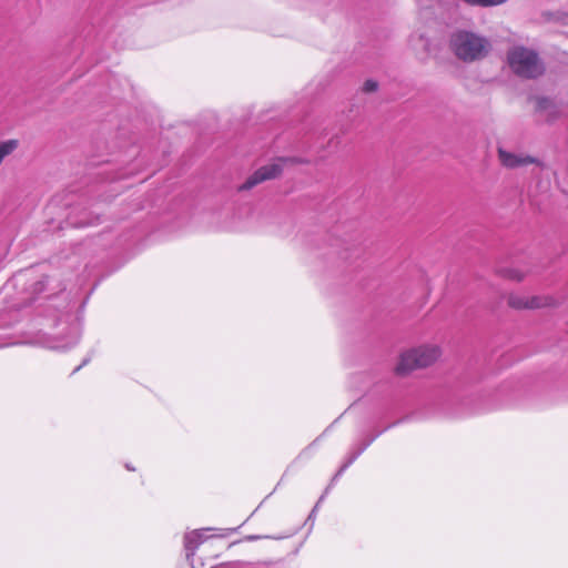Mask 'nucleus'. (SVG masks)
Segmentation results:
<instances>
[{
    "label": "nucleus",
    "instance_id": "nucleus-16",
    "mask_svg": "<svg viewBox=\"0 0 568 568\" xmlns=\"http://www.w3.org/2000/svg\"><path fill=\"white\" fill-rule=\"evenodd\" d=\"M369 446V443H366L361 450H365Z\"/></svg>",
    "mask_w": 568,
    "mask_h": 568
},
{
    "label": "nucleus",
    "instance_id": "nucleus-7",
    "mask_svg": "<svg viewBox=\"0 0 568 568\" xmlns=\"http://www.w3.org/2000/svg\"><path fill=\"white\" fill-rule=\"evenodd\" d=\"M508 304L517 310H535L551 305L552 298L539 295L511 294Z\"/></svg>",
    "mask_w": 568,
    "mask_h": 568
},
{
    "label": "nucleus",
    "instance_id": "nucleus-10",
    "mask_svg": "<svg viewBox=\"0 0 568 568\" xmlns=\"http://www.w3.org/2000/svg\"><path fill=\"white\" fill-rule=\"evenodd\" d=\"M215 568H253V566L250 564L235 561V562H225Z\"/></svg>",
    "mask_w": 568,
    "mask_h": 568
},
{
    "label": "nucleus",
    "instance_id": "nucleus-18",
    "mask_svg": "<svg viewBox=\"0 0 568 568\" xmlns=\"http://www.w3.org/2000/svg\"><path fill=\"white\" fill-rule=\"evenodd\" d=\"M369 446V443H366L361 450H365Z\"/></svg>",
    "mask_w": 568,
    "mask_h": 568
},
{
    "label": "nucleus",
    "instance_id": "nucleus-20",
    "mask_svg": "<svg viewBox=\"0 0 568 568\" xmlns=\"http://www.w3.org/2000/svg\"><path fill=\"white\" fill-rule=\"evenodd\" d=\"M369 446V443H366L361 450H365Z\"/></svg>",
    "mask_w": 568,
    "mask_h": 568
},
{
    "label": "nucleus",
    "instance_id": "nucleus-1",
    "mask_svg": "<svg viewBox=\"0 0 568 568\" xmlns=\"http://www.w3.org/2000/svg\"><path fill=\"white\" fill-rule=\"evenodd\" d=\"M449 49L455 57L464 62L484 59L490 51V41L476 32L458 29L450 33Z\"/></svg>",
    "mask_w": 568,
    "mask_h": 568
},
{
    "label": "nucleus",
    "instance_id": "nucleus-14",
    "mask_svg": "<svg viewBox=\"0 0 568 568\" xmlns=\"http://www.w3.org/2000/svg\"><path fill=\"white\" fill-rule=\"evenodd\" d=\"M549 103H550V101L544 99V100L539 101L538 105H539L540 109H546Z\"/></svg>",
    "mask_w": 568,
    "mask_h": 568
},
{
    "label": "nucleus",
    "instance_id": "nucleus-15",
    "mask_svg": "<svg viewBox=\"0 0 568 568\" xmlns=\"http://www.w3.org/2000/svg\"><path fill=\"white\" fill-rule=\"evenodd\" d=\"M562 21H564L565 23H568V13H566V14H565V17L562 18Z\"/></svg>",
    "mask_w": 568,
    "mask_h": 568
},
{
    "label": "nucleus",
    "instance_id": "nucleus-3",
    "mask_svg": "<svg viewBox=\"0 0 568 568\" xmlns=\"http://www.w3.org/2000/svg\"><path fill=\"white\" fill-rule=\"evenodd\" d=\"M507 62L513 72L523 78H536L544 71V65L537 53L520 45L508 51Z\"/></svg>",
    "mask_w": 568,
    "mask_h": 568
},
{
    "label": "nucleus",
    "instance_id": "nucleus-6",
    "mask_svg": "<svg viewBox=\"0 0 568 568\" xmlns=\"http://www.w3.org/2000/svg\"><path fill=\"white\" fill-rule=\"evenodd\" d=\"M287 162V160L278 159L277 161L271 164L262 166L247 179V181L243 184L242 187L251 189L263 181L276 178L282 172L284 165Z\"/></svg>",
    "mask_w": 568,
    "mask_h": 568
},
{
    "label": "nucleus",
    "instance_id": "nucleus-13",
    "mask_svg": "<svg viewBox=\"0 0 568 568\" xmlns=\"http://www.w3.org/2000/svg\"><path fill=\"white\" fill-rule=\"evenodd\" d=\"M262 538H268L267 536L263 537V536H258V535H248L244 538V540L246 541H255V540H258V539H262Z\"/></svg>",
    "mask_w": 568,
    "mask_h": 568
},
{
    "label": "nucleus",
    "instance_id": "nucleus-4",
    "mask_svg": "<svg viewBox=\"0 0 568 568\" xmlns=\"http://www.w3.org/2000/svg\"><path fill=\"white\" fill-rule=\"evenodd\" d=\"M57 326L59 329L53 334L54 341L48 343V347L67 349L78 344L81 337V321L78 316L63 314Z\"/></svg>",
    "mask_w": 568,
    "mask_h": 568
},
{
    "label": "nucleus",
    "instance_id": "nucleus-5",
    "mask_svg": "<svg viewBox=\"0 0 568 568\" xmlns=\"http://www.w3.org/2000/svg\"><path fill=\"white\" fill-rule=\"evenodd\" d=\"M207 531H216L213 536L224 538L230 536L234 529L224 528V529H215V528H204V529H195L190 532H186L184 536V546L186 550L187 557L194 555L195 550L199 548L201 544H203L209 536Z\"/></svg>",
    "mask_w": 568,
    "mask_h": 568
},
{
    "label": "nucleus",
    "instance_id": "nucleus-8",
    "mask_svg": "<svg viewBox=\"0 0 568 568\" xmlns=\"http://www.w3.org/2000/svg\"><path fill=\"white\" fill-rule=\"evenodd\" d=\"M498 155L501 164L509 169L537 163V160L531 156H524L520 154L511 153L504 149L498 150Z\"/></svg>",
    "mask_w": 568,
    "mask_h": 568
},
{
    "label": "nucleus",
    "instance_id": "nucleus-11",
    "mask_svg": "<svg viewBox=\"0 0 568 568\" xmlns=\"http://www.w3.org/2000/svg\"><path fill=\"white\" fill-rule=\"evenodd\" d=\"M506 276L515 281H520L524 278V273L518 270H508Z\"/></svg>",
    "mask_w": 568,
    "mask_h": 568
},
{
    "label": "nucleus",
    "instance_id": "nucleus-19",
    "mask_svg": "<svg viewBox=\"0 0 568 568\" xmlns=\"http://www.w3.org/2000/svg\"><path fill=\"white\" fill-rule=\"evenodd\" d=\"M369 446V443H366L361 450H365Z\"/></svg>",
    "mask_w": 568,
    "mask_h": 568
},
{
    "label": "nucleus",
    "instance_id": "nucleus-17",
    "mask_svg": "<svg viewBox=\"0 0 568 568\" xmlns=\"http://www.w3.org/2000/svg\"><path fill=\"white\" fill-rule=\"evenodd\" d=\"M369 446V443H366L361 450H365Z\"/></svg>",
    "mask_w": 568,
    "mask_h": 568
},
{
    "label": "nucleus",
    "instance_id": "nucleus-2",
    "mask_svg": "<svg viewBox=\"0 0 568 568\" xmlns=\"http://www.w3.org/2000/svg\"><path fill=\"white\" fill-rule=\"evenodd\" d=\"M442 355L438 345L424 344L402 353L396 372L407 374L414 369L427 367L434 364Z\"/></svg>",
    "mask_w": 568,
    "mask_h": 568
},
{
    "label": "nucleus",
    "instance_id": "nucleus-9",
    "mask_svg": "<svg viewBox=\"0 0 568 568\" xmlns=\"http://www.w3.org/2000/svg\"><path fill=\"white\" fill-rule=\"evenodd\" d=\"M507 0H464L465 3L474 7H495L505 3Z\"/></svg>",
    "mask_w": 568,
    "mask_h": 568
},
{
    "label": "nucleus",
    "instance_id": "nucleus-12",
    "mask_svg": "<svg viewBox=\"0 0 568 568\" xmlns=\"http://www.w3.org/2000/svg\"><path fill=\"white\" fill-rule=\"evenodd\" d=\"M363 89L366 92H373L377 89V83L373 80H367L365 81Z\"/></svg>",
    "mask_w": 568,
    "mask_h": 568
}]
</instances>
